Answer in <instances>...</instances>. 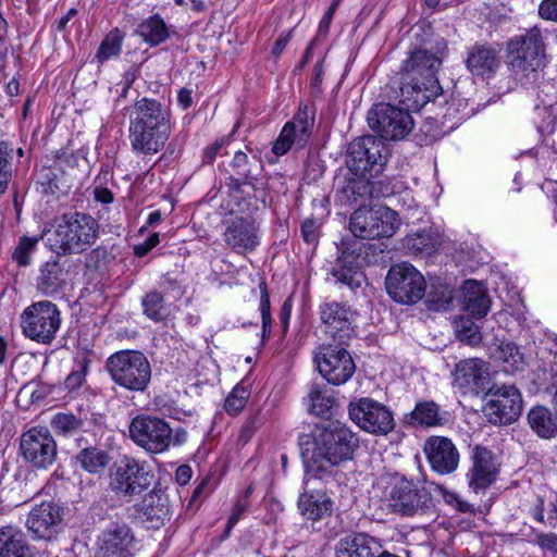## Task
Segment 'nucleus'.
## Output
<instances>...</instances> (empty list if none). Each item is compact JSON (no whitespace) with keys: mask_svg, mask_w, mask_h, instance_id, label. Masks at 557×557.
Segmentation results:
<instances>
[{"mask_svg":"<svg viewBox=\"0 0 557 557\" xmlns=\"http://www.w3.org/2000/svg\"><path fill=\"white\" fill-rule=\"evenodd\" d=\"M141 306L144 314L154 322L165 321L171 314L170 306L158 290L147 293L141 299Z\"/></svg>","mask_w":557,"mask_h":557,"instance_id":"obj_44","label":"nucleus"},{"mask_svg":"<svg viewBox=\"0 0 557 557\" xmlns=\"http://www.w3.org/2000/svg\"><path fill=\"white\" fill-rule=\"evenodd\" d=\"M527 423L542 440H552L557 436V411L553 412L546 406H533L527 413Z\"/></svg>","mask_w":557,"mask_h":557,"instance_id":"obj_39","label":"nucleus"},{"mask_svg":"<svg viewBox=\"0 0 557 557\" xmlns=\"http://www.w3.org/2000/svg\"><path fill=\"white\" fill-rule=\"evenodd\" d=\"M324 162L314 152H309L304 165L302 180L308 184L320 180L324 173Z\"/></svg>","mask_w":557,"mask_h":557,"instance_id":"obj_57","label":"nucleus"},{"mask_svg":"<svg viewBox=\"0 0 557 557\" xmlns=\"http://www.w3.org/2000/svg\"><path fill=\"white\" fill-rule=\"evenodd\" d=\"M310 412L317 417H326L331 414V409L335 405V398L327 395L326 385L312 384L309 393Z\"/></svg>","mask_w":557,"mask_h":557,"instance_id":"obj_46","label":"nucleus"},{"mask_svg":"<svg viewBox=\"0 0 557 557\" xmlns=\"http://www.w3.org/2000/svg\"><path fill=\"white\" fill-rule=\"evenodd\" d=\"M457 337L471 346L478 345L482 341L479 327L470 319H461L457 324Z\"/></svg>","mask_w":557,"mask_h":557,"instance_id":"obj_56","label":"nucleus"},{"mask_svg":"<svg viewBox=\"0 0 557 557\" xmlns=\"http://www.w3.org/2000/svg\"><path fill=\"white\" fill-rule=\"evenodd\" d=\"M37 184L45 195H65L70 189V186L59 177L52 168L44 166L37 173Z\"/></svg>","mask_w":557,"mask_h":557,"instance_id":"obj_47","label":"nucleus"},{"mask_svg":"<svg viewBox=\"0 0 557 557\" xmlns=\"http://www.w3.org/2000/svg\"><path fill=\"white\" fill-rule=\"evenodd\" d=\"M371 178H379V176L349 170L343 176H336L334 180L336 200L342 206L364 203L371 199Z\"/></svg>","mask_w":557,"mask_h":557,"instance_id":"obj_26","label":"nucleus"},{"mask_svg":"<svg viewBox=\"0 0 557 557\" xmlns=\"http://www.w3.org/2000/svg\"><path fill=\"white\" fill-rule=\"evenodd\" d=\"M298 446L305 483H329L335 481L341 465L352 460L359 448V437L346 424L329 421L317 424L308 434H301Z\"/></svg>","mask_w":557,"mask_h":557,"instance_id":"obj_1","label":"nucleus"},{"mask_svg":"<svg viewBox=\"0 0 557 557\" xmlns=\"http://www.w3.org/2000/svg\"><path fill=\"white\" fill-rule=\"evenodd\" d=\"M137 34L151 47L163 44L172 36H178V33L169 27L159 14H153L139 23Z\"/></svg>","mask_w":557,"mask_h":557,"instance_id":"obj_41","label":"nucleus"},{"mask_svg":"<svg viewBox=\"0 0 557 557\" xmlns=\"http://www.w3.org/2000/svg\"><path fill=\"white\" fill-rule=\"evenodd\" d=\"M471 467L466 478L469 488L475 494L485 493L497 480L499 468L495 455L482 445L471 448Z\"/></svg>","mask_w":557,"mask_h":557,"instance_id":"obj_24","label":"nucleus"},{"mask_svg":"<svg viewBox=\"0 0 557 557\" xmlns=\"http://www.w3.org/2000/svg\"><path fill=\"white\" fill-rule=\"evenodd\" d=\"M65 508L48 500L35 505L28 512L25 525L33 539L51 542L63 531Z\"/></svg>","mask_w":557,"mask_h":557,"instance_id":"obj_21","label":"nucleus"},{"mask_svg":"<svg viewBox=\"0 0 557 557\" xmlns=\"http://www.w3.org/2000/svg\"><path fill=\"white\" fill-rule=\"evenodd\" d=\"M449 421V413L434 400H419L414 408L403 418L407 428H441Z\"/></svg>","mask_w":557,"mask_h":557,"instance_id":"obj_32","label":"nucleus"},{"mask_svg":"<svg viewBox=\"0 0 557 557\" xmlns=\"http://www.w3.org/2000/svg\"><path fill=\"white\" fill-rule=\"evenodd\" d=\"M20 455L35 470H47L57 460L58 446L47 429L32 428L20 438Z\"/></svg>","mask_w":557,"mask_h":557,"instance_id":"obj_19","label":"nucleus"},{"mask_svg":"<svg viewBox=\"0 0 557 557\" xmlns=\"http://www.w3.org/2000/svg\"><path fill=\"white\" fill-rule=\"evenodd\" d=\"M88 351H83L74 358V368L64 381L65 388L70 392L78 389L86 380L90 367Z\"/></svg>","mask_w":557,"mask_h":557,"instance_id":"obj_48","label":"nucleus"},{"mask_svg":"<svg viewBox=\"0 0 557 557\" xmlns=\"http://www.w3.org/2000/svg\"><path fill=\"white\" fill-rule=\"evenodd\" d=\"M348 414L358 426L375 435H387L396 425L389 408L370 397L350 401Z\"/></svg>","mask_w":557,"mask_h":557,"instance_id":"obj_20","label":"nucleus"},{"mask_svg":"<svg viewBox=\"0 0 557 557\" xmlns=\"http://www.w3.org/2000/svg\"><path fill=\"white\" fill-rule=\"evenodd\" d=\"M134 508L150 529L158 530L171 519L169 497L160 483H154L143 499L134 505Z\"/></svg>","mask_w":557,"mask_h":557,"instance_id":"obj_27","label":"nucleus"},{"mask_svg":"<svg viewBox=\"0 0 557 557\" xmlns=\"http://www.w3.org/2000/svg\"><path fill=\"white\" fill-rule=\"evenodd\" d=\"M409 110L419 111L406 106V109L389 103H375L369 110L367 121L370 128L384 140H401L413 128V119Z\"/></svg>","mask_w":557,"mask_h":557,"instance_id":"obj_12","label":"nucleus"},{"mask_svg":"<svg viewBox=\"0 0 557 557\" xmlns=\"http://www.w3.org/2000/svg\"><path fill=\"white\" fill-rule=\"evenodd\" d=\"M399 225L398 213L386 206L360 205L349 218L350 236L366 240L389 238Z\"/></svg>","mask_w":557,"mask_h":557,"instance_id":"obj_6","label":"nucleus"},{"mask_svg":"<svg viewBox=\"0 0 557 557\" xmlns=\"http://www.w3.org/2000/svg\"><path fill=\"white\" fill-rule=\"evenodd\" d=\"M112 460L109 451L99 446L82 447L72 456V462L92 475H101Z\"/></svg>","mask_w":557,"mask_h":557,"instance_id":"obj_37","label":"nucleus"},{"mask_svg":"<svg viewBox=\"0 0 557 557\" xmlns=\"http://www.w3.org/2000/svg\"><path fill=\"white\" fill-rule=\"evenodd\" d=\"M382 545L367 533H352L342 537L335 547L336 557H380Z\"/></svg>","mask_w":557,"mask_h":557,"instance_id":"obj_35","label":"nucleus"},{"mask_svg":"<svg viewBox=\"0 0 557 557\" xmlns=\"http://www.w3.org/2000/svg\"><path fill=\"white\" fill-rule=\"evenodd\" d=\"M465 64L473 76L490 79L500 66L499 52L490 44H475L467 50Z\"/></svg>","mask_w":557,"mask_h":557,"instance_id":"obj_31","label":"nucleus"},{"mask_svg":"<svg viewBox=\"0 0 557 557\" xmlns=\"http://www.w3.org/2000/svg\"><path fill=\"white\" fill-rule=\"evenodd\" d=\"M462 309L470 315L481 319L491 307L486 289L476 281L468 280L462 285Z\"/></svg>","mask_w":557,"mask_h":557,"instance_id":"obj_38","label":"nucleus"},{"mask_svg":"<svg viewBox=\"0 0 557 557\" xmlns=\"http://www.w3.org/2000/svg\"><path fill=\"white\" fill-rule=\"evenodd\" d=\"M437 244V237L425 230L408 234L403 239V246L413 255L430 256L436 249Z\"/></svg>","mask_w":557,"mask_h":557,"instance_id":"obj_45","label":"nucleus"},{"mask_svg":"<svg viewBox=\"0 0 557 557\" xmlns=\"http://www.w3.org/2000/svg\"><path fill=\"white\" fill-rule=\"evenodd\" d=\"M508 69L518 82L529 85L539 79V71L544 67L545 44L537 28L512 37L506 45Z\"/></svg>","mask_w":557,"mask_h":557,"instance_id":"obj_4","label":"nucleus"},{"mask_svg":"<svg viewBox=\"0 0 557 557\" xmlns=\"http://www.w3.org/2000/svg\"><path fill=\"white\" fill-rule=\"evenodd\" d=\"M388 148L374 135L355 138L347 149L346 165L349 171L380 176L386 165Z\"/></svg>","mask_w":557,"mask_h":557,"instance_id":"obj_13","label":"nucleus"},{"mask_svg":"<svg viewBox=\"0 0 557 557\" xmlns=\"http://www.w3.org/2000/svg\"><path fill=\"white\" fill-rule=\"evenodd\" d=\"M20 324L25 337L38 344L50 345L61 326L60 310L50 300H40L26 307Z\"/></svg>","mask_w":557,"mask_h":557,"instance_id":"obj_9","label":"nucleus"},{"mask_svg":"<svg viewBox=\"0 0 557 557\" xmlns=\"http://www.w3.org/2000/svg\"><path fill=\"white\" fill-rule=\"evenodd\" d=\"M160 243V234H151L144 243L137 244L133 247L134 255L137 258L147 256Z\"/></svg>","mask_w":557,"mask_h":557,"instance_id":"obj_61","label":"nucleus"},{"mask_svg":"<svg viewBox=\"0 0 557 557\" xmlns=\"http://www.w3.org/2000/svg\"><path fill=\"white\" fill-rule=\"evenodd\" d=\"M349 345L322 344L314 352L313 360L320 374L332 385L348 382L356 371V363L347 350Z\"/></svg>","mask_w":557,"mask_h":557,"instance_id":"obj_17","label":"nucleus"},{"mask_svg":"<svg viewBox=\"0 0 557 557\" xmlns=\"http://www.w3.org/2000/svg\"><path fill=\"white\" fill-rule=\"evenodd\" d=\"M431 469L446 475L453 473L459 465V451L453 441L445 436H430L423 447Z\"/></svg>","mask_w":557,"mask_h":557,"instance_id":"obj_28","label":"nucleus"},{"mask_svg":"<svg viewBox=\"0 0 557 557\" xmlns=\"http://www.w3.org/2000/svg\"><path fill=\"white\" fill-rule=\"evenodd\" d=\"M319 482H308L306 484L304 478V492L299 495L297 502L299 513L302 518L312 522L329 519L333 513L334 503L323 488L315 486Z\"/></svg>","mask_w":557,"mask_h":557,"instance_id":"obj_29","label":"nucleus"},{"mask_svg":"<svg viewBox=\"0 0 557 557\" xmlns=\"http://www.w3.org/2000/svg\"><path fill=\"white\" fill-rule=\"evenodd\" d=\"M487 348L490 357L495 361L502 362L505 372L515 373L523 371L525 364L524 356L513 342L495 336Z\"/></svg>","mask_w":557,"mask_h":557,"instance_id":"obj_36","label":"nucleus"},{"mask_svg":"<svg viewBox=\"0 0 557 557\" xmlns=\"http://www.w3.org/2000/svg\"><path fill=\"white\" fill-rule=\"evenodd\" d=\"M51 425L58 434L69 436L79 431L84 421L73 413L59 412L52 418Z\"/></svg>","mask_w":557,"mask_h":557,"instance_id":"obj_52","label":"nucleus"},{"mask_svg":"<svg viewBox=\"0 0 557 557\" xmlns=\"http://www.w3.org/2000/svg\"><path fill=\"white\" fill-rule=\"evenodd\" d=\"M391 512L401 517L433 515L435 504L432 494L420 482L405 476L395 478L387 496Z\"/></svg>","mask_w":557,"mask_h":557,"instance_id":"obj_7","label":"nucleus"},{"mask_svg":"<svg viewBox=\"0 0 557 557\" xmlns=\"http://www.w3.org/2000/svg\"><path fill=\"white\" fill-rule=\"evenodd\" d=\"M232 174L244 182H249V186L257 190V183L263 171V162L257 156L248 157L246 152L238 150L234 153L230 163Z\"/></svg>","mask_w":557,"mask_h":557,"instance_id":"obj_40","label":"nucleus"},{"mask_svg":"<svg viewBox=\"0 0 557 557\" xmlns=\"http://www.w3.org/2000/svg\"><path fill=\"white\" fill-rule=\"evenodd\" d=\"M125 32L119 27L111 29L101 40L95 54L98 64H103L111 58H116L122 51V45L125 39Z\"/></svg>","mask_w":557,"mask_h":557,"instance_id":"obj_43","label":"nucleus"},{"mask_svg":"<svg viewBox=\"0 0 557 557\" xmlns=\"http://www.w3.org/2000/svg\"><path fill=\"white\" fill-rule=\"evenodd\" d=\"M322 221L317 218L306 219L300 226V234L304 242L308 245L317 246L321 235Z\"/></svg>","mask_w":557,"mask_h":557,"instance_id":"obj_58","label":"nucleus"},{"mask_svg":"<svg viewBox=\"0 0 557 557\" xmlns=\"http://www.w3.org/2000/svg\"><path fill=\"white\" fill-rule=\"evenodd\" d=\"M539 15L545 21L557 22V0H542Z\"/></svg>","mask_w":557,"mask_h":557,"instance_id":"obj_64","label":"nucleus"},{"mask_svg":"<svg viewBox=\"0 0 557 557\" xmlns=\"http://www.w3.org/2000/svg\"><path fill=\"white\" fill-rule=\"evenodd\" d=\"M426 281L409 262L393 264L385 277V290L399 305H416L424 298Z\"/></svg>","mask_w":557,"mask_h":557,"instance_id":"obj_11","label":"nucleus"},{"mask_svg":"<svg viewBox=\"0 0 557 557\" xmlns=\"http://www.w3.org/2000/svg\"><path fill=\"white\" fill-rule=\"evenodd\" d=\"M424 297V304L431 311L448 310L454 298L450 286L438 278L425 288Z\"/></svg>","mask_w":557,"mask_h":557,"instance_id":"obj_42","label":"nucleus"},{"mask_svg":"<svg viewBox=\"0 0 557 557\" xmlns=\"http://www.w3.org/2000/svg\"><path fill=\"white\" fill-rule=\"evenodd\" d=\"M314 122V106L300 103L293 119L283 126L272 146V152L280 157L286 154L293 147L296 149L305 148L312 135Z\"/></svg>","mask_w":557,"mask_h":557,"instance_id":"obj_18","label":"nucleus"},{"mask_svg":"<svg viewBox=\"0 0 557 557\" xmlns=\"http://www.w3.org/2000/svg\"><path fill=\"white\" fill-rule=\"evenodd\" d=\"M0 557H48V552L32 545L23 531L7 525L0 529Z\"/></svg>","mask_w":557,"mask_h":557,"instance_id":"obj_33","label":"nucleus"},{"mask_svg":"<svg viewBox=\"0 0 557 557\" xmlns=\"http://www.w3.org/2000/svg\"><path fill=\"white\" fill-rule=\"evenodd\" d=\"M267 412L262 408L250 411L245 423L242 426L239 438L247 443L267 421Z\"/></svg>","mask_w":557,"mask_h":557,"instance_id":"obj_53","label":"nucleus"},{"mask_svg":"<svg viewBox=\"0 0 557 557\" xmlns=\"http://www.w3.org/2000/svg\"><path fill=\"white\" fill-rule=\"evenodd\" d=\"M223 225V240L236 253L252 252L259 246L260 223L252 214H234L231 211Z\"/></svg>","mask_w":557,"mask_h":557,"instance_id":"obj_22","label":"nucleus"},{"mask_svg":"<svg viewBox=\"0 0 557 557\" xmlns=\"http://www.w3.org/2000/svg\"><path fill=\"white\" fill-rule=\"evenodd\" d=\"M38 244L37 237L22 236L15 247L12 259L18 267H27L30 262V253L35 250Z\"/></svg>","mask_w":557,"mask_h":557,"instance_id":"obj_54","label":"nucleus"},{"mask_svg":"<svg viewBox=\"0 0 557 557\" xmlns=\"http://www.w3.org/2000/svg\"><path fill=\"white\" fill-rule=\"evenodd\" d=\"M69 271L59 256L41 264L36 280V288L45 296L52 297L63 293L67 284Z\"/></svg>","mask_w":557,"mask_h":557,"instance_id":"obj_34","label":"nucleus"},{"mask_svg":"<svg viewBox=\"0 0 557 557\" xmlns=\"http://www.w3.org/2000/svg\"><path fill=\"white\" fill-rule=\"evenodd\" d=\"M259 290H260L259 310H260L261 319H272L270 294H269V289H268V284L264 280L260 281Z\"/></svg>","mask_w":557,"mask_h":557,"instance_id":"obj_60","label":"nucleus"},{"mask_svg":"<svg viewBox=\"0 0 557 557\" xmlns=\"http://www.w3.org/2000/svg\"><path fill=\"white\" fill-rule=\"evenodd\" d=\"M226 141V137H220L212 145L206 147L202 151V163L212 164L219 151L225 146Z\"/></svg>","mask_w":557,"mask_h":557,"instance_id":"obj_63","label":"nucleus"},{"mask_svg":"<svg viewBox=\"0 0 557 557\" xmlns=\"http://www.w3.org/2000/svg\"><path fill=\"white\" fill-rule=\"evenodd\" d=\"M134 533L126 523H112L98 537L96 557H131Z\"/></svg>","mask_w":557,"mask_h":557,"instance_id":"obj_30","label":"nucleus"},{"mask_svg":"<svg viewBox=\"0 0 557 557\" xmlns=\"http://www.w3.org/2000/svg\"><path fill=\"white\" fill-rule=\"evenodd\" d=\"M453 376L454 385L462 394L484 395L493 384L484 361L479 358L459 361Z\"/></svg>","mask_w":557,"mask_h":557,"instance_id":"obj_25","label":"nucleus"},{"mask_svg":"<svg viewBox=\"0 0 557 557\" xmlns=\"http://www.w3.org/2000/svg\"><path fill=\"white\" fill-rule=\"evenodd\" d=\"M484 398L486 403L483 406V413L488 422L495 425L511 424L522 412V396L515 385L493 383Z\"/></svg>","mask_w":557,"mask_h":557,"instance_id":"obj_16","label":"nucleus"},{"mask_svg":"<svg viewBox=\"0 0 557 557\" xmlns=\"http://www.w3.org/2000/svg\"><path fill=\"white\" fill-rule=\"evenodd\" d=\"M104 370L115 385L132 393H145L152 377L150 361L143 351L135 349L111 354L104 362Z\"/></svg>","mask_w":557,"mask_h":557,"instance_id":"obj_5","label":"nucleus"},{"mask_svg":"<svg viewBox=\"0 0 557 557\" xmlns=\"http://www.w3.org/2000/svg\"><path fill=\"white\" fill-rule=\"evenodd\" d=\"M321 323L334 343L349 345L355 334V311L347 302L325 299L318 308Z\"/></svg>","mask_w":557,"mask_h":557,"instance_id":"obj_23","label":"nucleus"},{"mask_svg":"<svg viewBox=\"0 0 557 557\" xmlns=\"http://www.w3.org/2000/svg\"><path fill=\"white\" fill-rule=\"evenodd\" d=\"M250 396V388L244 382L236 384L232 392L227 395L224 409L231 416H237L245 408Z\"/></svg>","mask_w":557,"mask_h":557,"instance_id":"obj_51","label":"nucleus"},{"mask_svg":"<svg viewBox=\"0 0 557 557\" xmlns=\"http://www.w3.org/2000/svg\"><path fill=\"white\" fill-rule=\"evenodd\" d=\"M117 255L114 244L102 243L86 255L85 265L87 269L99 270L111 263Z\"/></svg>","mask_w":557,"mask_h":557,"instance_id":"obj_49","label":"nucleus"},{"mask_svg":"<svg viewBox=\"0 0 557 557\" xmlns=\"http://www.w3.org/2000/svg\"><path fill=\"white\" fill-rule=\"evenodd\" d=\"M360 239L354 236H343L336 244L337 257L331 269V275L336 283L356 292L366 280L362 271L364 264L360 252Z\"/></svg>","mask_w":557,"mask_h":557,"instance_id":"obj_15","label":"nucleus"},{"mask_svg":"<svg viewBox=\"0 0 557 557\" xmlns=\"http://www.w3.org/2000/svg\"><path fill=\"white\" fill-rule=\"evenodd\" d=\"M55 160L65 164L69 168H74L78 165L79 153L78 151H74L67 147L61 148L55 151Z\"/></svg>","mask_w":557,"mask_h":557,"instance_id":"obj_62","label":"nucleus"},{"mask_svg":"<svg viewBox=\"0 0 557 557\" xmlns=\"http://www.w3.org/2000/svg\"><path fill=\"white\" fill-rule=\"evenodd\" d=\"M128 112L132 150L145 156L161 151L172 133L170 109L154 98L141 97Z\"/></svg>","mask_w":557,"mask_h":557,"instance_id":"obj_3","label":"nucleus"},{"mask_svg":"<svg viewBox=\"0 0 557 557\" xmlns=\"http://www.w3.org/2000/svg\"><path fill=\"white\" fill-rule=\"evenodd\" d=\"M14 149L5 140H0V196L3 195L12 180Z\"/></svg>","mask_w":557,"mask_h":557,"instance_id":"obj_50","label":"nucleus"},{"mask_svg":"<svg viewBox=\"0 0 557 557\" xmlns=\"http://www.w3.org/2000/svg\"><path fill=\"white\" fill-rule=\"evenodd\" d=\"M129 438L148 454H162L172 445V428L157 416L141 413L128 426Z\"/></svg>","mask_w":557,"mask_h":557,"instance_id":"obj_14","label":"nucleus"},{"mask_svg":"<svg viewBox=\"0 0 557 557\" xmlns=\"http://www.w3.org/2000/svg\"><path fill=\"white\" fill-rule=\"evenodd\" d=\"M448 52L447 41L430 34L410 52L400 67V102L422 109L443 94L437 73Z\"/></svg>","mask_w":557,"mask_h":557,"instance_id":"obj_2","label":"nucleus"},{"mask_svg":"<svg viewBox=\"0 0 557 557\" xmlns=\"http://www.w3.org/2000/svg\"><path fill=\"white\" fill-rule=\"evenodd\" d=\"M153 484L154 474L145 467V463L126 456L114 465L109 482L111 491L126 502L140 496Z\"/></svg>","mask_w":557,"mask_h":557,"instance_id":"obj_10","label":"nucleus"},{"mask_svg":"<svg viewBox=\"0 0 557 557\" xmlns=\"http://www.w3.org/2000/svg\"><path fill=\"white\" fill-rule=\"evenodd\" d=\"M360 239V252L364 265L376 264L383 261L386 246L383 243H372L371 240L363 242Z\"/></svg>","mask_w":557,"mask_h":557,"instance_id":"obj_55","label":"nucleus"},{"mask_svg":"<svg viewBox=\"0 0 557 557\" xmlns=\"http://www.w3.org/2000/svg\"><path fill=\"white\" fill-rule=\"evenodd\" d=\"M57 242L66 253H81L95 244L99 236V223L88 213L69 212L55 230Z\"/></svg>","mask_w":557,"mask_h":557,"instance_id":"obj_8","label":"nucleus"},{"mask_svg":"<svg viewBox=\"0 0 557 557\" xmlns=\"http://www.w3.org/2000/svg\"><path fill=\"white\" fill-rule=\"evenodd\" d=\"M210 476L203 478L199 484L194 488L190 499L187 505L188 510H197L201 502L210 494Z\"/></svg>","mask_w":557,"mask_h":557,"instance_id":"obj_59","label":"nucleus"}]
</instances>
